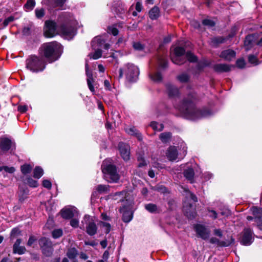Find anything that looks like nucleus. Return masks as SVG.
I'll return each mask as SVG.
<instances>
[{
	"instance_id": "nucleus-1",
	"label": "nucleus",
	"mask_w": 262,
	"mask_h": 262,
	"mask_svg": "<svg viewBox=\"0 0 262 262\" xmlns=\"http://www.w3.org/2000/svg\"><path fill=\"white\" fill-rule=\"evenodd\" d=\"M196 99V94L194 92H191L185 98L180 107V111L183 113L186 117L190 119L196 120L207 117L211 114L210 111L204 109H197L194 102Z\"/></svg>"
},
{
	"instance_id": "nucleus-2",
	"label": "nucleus",
	"mask_w": 262,
	"mask_h": 262,
	"mask_svg": "<svg viewBox=\"0 0 262 262\" xmlns=\"http://www.w3.org/2000/svg\"><path fill=\"white\" fill-rule=\"evenodd\" d=\"M61 46L56 41L43 44L40 48V53L49 62H52L59 57Z\"/></svg>"
},
{
	"instance_id": "nucleus-3",
	"label": "nucleus",
	"mask_w": 262,
	"mask_h": 262,
	"mask_svg": "<svg viewBox=\"0 0 262 262\" xmlns=\"http://www.w3.org/2000/svg\"><path fill=\"white\" fill-rule=\"evenodd\" d=\"M123 75L128 81H136L139 75V70L135 64L127 63L119 69V78H122Z\"/></svg>"
},
{
	"instance_id": "nucleus-4",
	"label": "nucleus",
	"mask_w": 262,
	"mask_h": 262,
	"mask_svg": "<svg viewBox=\"0 0 262 262\" xmlns=\"http://www.w3.org/2000/svg\"><path fill=\"white\" fill-rule=\"evenodd\" d=\"M101 169L102 172L107 181L109 182H117L120 179V176L117 172L115 165L112 164L108 161H103Z\"/></svg>"
},
{
	"instance_id": "nucleus-5",
	"label": "nucleus",
	"mask_w": 262,
	"mask_h": 262,
	"mask_svg": "<svg viewBox=\"0 0 262 262\" xmlns=\"http://www.w3.org/2000/svg\"><path fill=\"white\" fill-rule=\"evenodd\" d=\"M187 147L185 144L181 145L179 148V152L177 147L175 146H170L167 149L166 156L167 159L170 161H173L176 160H181L184 158L187 154Z\"/></svg>"
},
{
	"instance_id": "nucleus-6",
	"label": "nucleus",
	"mask_w": 262,
	"mask_h": 262,
	"mask_svg": "<svg viewBox=\"0 0 262 262\" xmlns=\"http://www.w3.org/2000/svg\"><path fill=\"white\" fill-rule=\"evenodd\" d=\"M27 67L31 71L37 72L42 71L45 65L42 59L36 56H31L27 60Z\"/></svg>"
},
{
	"instance_id": "nucleus-7",
	"label": "nucleus",
	"mask_w": 262,
	"mask_h": 262,
	"mask_svg": "<svg viewBox=\"0 0 262 262\" xmlns=\"http://www.w3.org/2000/svg\"><path fill=\"white\" fill-rule=\"evenodd\" d=\"M185 51L182 47H177L174 49V52L171 54L170 57L172 61L176 64H182L185 62V59L182 57Z\"/></svg>"
},
{
	"instance_id": "nucleus-8",
	"label": "nucleus",
	"mask_w": 262,
	"mask_h": 262,
	"mask_svg": "<svg viewBox=\"0 0 262 262\" xmlns=\"http://www.w3.org/2000/svg\"><path fill=\"white\" fill-rule=\"evenodd\" d=\"M39 245L44 255L50 256L52 255L53 248V244L51 241L43 237L40 239Z\"/></svg>"
},
{
	"instance_id": "nucleus-9",
	"label": "nucleus",
	"mask_w": 262,
	"mask_h": 262,
	"mask_svg": "<svg viewBox=\"0 0 262 262\" xmlns=\"http://www.w3.org/2000/svg\"><path fill=\"white\" fill-rule=\"evenodd\" d=\"M56 34V23L51 20H48L45 22L44 28V35L47 37H52Z\"/></svg>"
},
{
	"instance_id": "nucleus-10",
	"label": "nucleus",
	"mask_w": 262,
	"mask_h": 262,
	"mask_svg": "<svg viewBox=\"0 0 262 262\" xmlns=\"http://www.w3.org/2000/svg\"><path fill=\"white\" fill-rule=\"evenodd\" d=\"M61 34L68 39H71L76 34V29L74 27L68 25H62L59 29Z\"/></svg>"
},
{
	"instance_id": "nucleus-11",
	"label": "nucleus",
	"mask_w": 262,
	"mask_h": 262,
	"mask_svg": "<svg viewBox=\"0 0 262 262\" xmlns=\"http://www.w3.org/2000/svg\"><path fill=\"white\" fill-rule=\"evenodd\" d=\"M12 142L10 139L6 137H0V155L2 152L5 154L11 148Z\"/></svg>"
},
{
	"instance_id": "nucleus-12",
	"label": "nucleus",
	"mask_w": 262,
	"mask_h": 262,
	"mask_svg": "<svg viewBox=\"0 0 262 262\" xmlns=\"http://www.w3.org/2000/svg\"><path fill=\"white\" fill-rule=\"evenodd\" d=\"M254 239L253 232L250 228H246L243 231V235L241 243L245 246H249L251 244Z\"/></svg>"
},
{
	"instance_id": "nucleus-13",
	"label": "nucleus",
	"mask_w": 262,
	"mask_h": 262,
	"mask_svg": "<svg viewBox=\"0 0 262 262\" xmlns=\"http://www.w3.org/2000/svg\"><path fill=\"white\" fill-rule=\"evenodd\" d=\"M195 231L200 237L203 239H207L210 235V231L205 226L198 224L194 226Z\"/></svg>"
},
{
	"instance_id": "nucleus-14",
	"label": "nucleus",
	"mask_w": 262,
	"mask_h": 262,
	"mask_svg": "<svg viewBox=\"0 0 262 262\" xmlns=\"http://www.w3.org/2000/svg\"><path fill=\"white\" fill-rule=\"evenodd\" d=\"M119 150L122 158L125 161H127L130 157V147L128 144L123 143H119Z\"/></svg>"
},
{
	"instance_id": "nucleus-15",
	"label": "nucleus",
	"mask_w": 262,
	"mask_h": 262,
	"mask_svg": "<svg viewBox=\"0 0 262 262\" xmlns=\"http://www.w3.org/2000/svg\"><path fill=\"white\" fill-rule=\"evenodd\" d=\"M229 239L230 240H227L226 241H221L216 237H212L210 238L209 242L211 244H215L217 246L228 247L234 242V239L232 237H230Z\"/></svg>"
},
{
	"instance_id": "nucleus-16",
	"label": "nucleus",
	"mask_w": 262,
	"mask_h": 262,
	"mask_svg": "<svg viewBox=\"0 0 262 262\" xmlns=\"http://www.w3.org/2000/svg\"><path fill=\"white\" fill-rule=\"evenodd\" d=\"M253 214L254 215L255 222L258 227L262 226V209L257 207L251 208Z\"/></svg>"
},
{
	"instance_id": "nucleus-17",
	"label": "nucleus",
	"mask_w": 262,
	"mask_h": 262,
	"mask_svg": "<svg viewBox=\"0 0 262 262\" xmlns=\"http://www.w3.org/2000/svg\"><path fill=\"white\" fill-rule=\"evenodd\" d=\"M236 56L235 52L231 49H227L223 51L220 57L226 61H231L235 58Z\"/></svg>"
},
{
	"instance_id": "nucleus-18",
	"label": "nucleus",
	"mask_w": 262,
	"mask_h": 262,
	"mask_svg": "<svg viewBox=\"0 0 262 262\" xmlns=\"http://www.w3.org/2000/svg\"><path fill=\"white\" fill-rule=\"evenodd\" d=\"M232 67L228 64L218 63L214 65L213 69L217 73L228 72L231 71Z\"/></svg>"
},
{
	"instance_id": "nucleus-19",
	"label": "nucleus",
	"mask_w": 262,
	"mask_h": 262,
	"mask_svg": "<svg viewBox=\"0 0 262 262\" xmlns=\"http://www.w3.org/2000/svg\"><path fill=\"white\" fill-rule=\"evenodd\" d=\"M183 173L184 177L188 181H189L191 183H193L194 172L192 168L188 167L187 169H185Z\"/></svg>"
},
{
	"instance_id": "nucleus-20",
	"label": "nucleus",
	"mask_w": 262,
	"mask_h": 262,
	"mask_svg": "<svg viewBox=\"0 0 262 262\" xmlns=\"http://www.w3.org/2000/svg\"><path fill=\"white\" fill-rule=\"evenodd\" d=\"M149 17L152 19H157L160 16V10L158 7H153L149 12Z\"/></svg>"
},
{
	"instance_id": "nucleus-21",
	"label": "nucleus",
	"mask_w": 262,
	"mask_h": 262,
	"mask_svg": "<svg viewBox=\"0 0 262 262\" xmlns=\"http://www.w3.org/2000/svg\"><path fill=\"white\" fill-rule=\"evenodd\" d=\"M61 215L63 219H69L74 216V213L71 209H63L61 211Z\"/></svg>"
},
{
	"instance_id": "nucleus-22",
	"label": "nucleus",
	"mask_w": 262,
	"mask_h": 262,
	"mask_svg": "<svg viewBox=\"0 0 262 262\" xmlns=\"http://www.w3.org/2000/svg\"><path fill=\"white\" fill-rule=\"evenodd\" d=\"M125 131L129 135L136 136L139 140H141V134L135 127H127L125 128Z\"/></svg>"
},
{
	"instance_id": "nucleus-23",
	"label": "nucleus",
	"mask_w": 262,
	"mask_h": 262,
	"mask_svg": "<svg viewBox=\"0 0 262 262\" xmlns=\"http://www.w3.org/2000/svg\"><path fill=\"white\" fill-rule=\"evenodd\" d=\"M123 209V208L120 209V212L123 213L122 220L124 222L128 223L132 219V214L129 211H124Z\"/></svg>"
},
{
	"instance_id": "nucleus-24",
	"label": "nucleus",
	"mask_w": 262,
	"mask_h": 262,
	"mask_svg": "<svg viewBox=\"0 0 262 262\" xmlns=\"http://www.w3.org/2000/svg\"><path fill=\"white\" fill-rule=\"evenodd\" d=\"M86 232L90 235H93L97 232V227L94 222H90L86 227Z\"/></svg>"
},
{
	"instance_id": "nucleus-25",
	"label": "nucleus",
	"mask_w": 262,
	"mask_h": 262,
	"mask_svg": "<svg viewBox=\"0 0 262 262\" xmlns=\"http://www.w3.org/2000/svg\"><path fill=\"white\" fill-rule=\"evenodd\" d=\"M168 94L170 97H174L179 94V90L176 86L172 85H168L167 87Z\"/></svg>"
},
{
	"instance_id": "nucleus-26",
	"label": "nucleus",
	"mask_w": 262,
	"mask_h": 262,
	"mask_svg": "<svg viewBox=\"0 0 262 262\" xmlns=\"http://www.w3.org/2000/svg\"><path fill=\"white\" fill-rule=\"evenodd\" d=\"M104 42L103 39L101 36H97L92 40V46L94 48H95L97 46L102 47Z\"/></svg>"
},
{
	"instance_id": "nucleus-27",
	"label": "nucleus",
	"mask_w": 262,
	"mask_h": 262,
	"mask_svg": "<svg viewBox=\"0 0 262 262\" xmlns=\"http://www.w3.org/2000/svg\"><path fill=\"white\" fill-rule=\"evenodd\" d=\"M171 138V134L169 132H165L161 133L159 136V138L163 143L169 142Z\"/></svg>"
},
{
	"instance_id": "nucleus-28",
	"label": "nucleus",
	"mask_w": 262,
	"mask_h": 262,
	"mask_svg": "<svg viewBox=\"0 0 262 262\" xmlns=\"http://www.w3.org/2000/svg\"><path fill=\"white\" fill-rule=\"evenodd\" d=\"M254 39V36L252 35H248L245 40V46L246 48V50H249L252 45V41Z\"/></svg>"
},
{
	"instance_id": "nucleus-29",
	"label": "nucleus",
	"mask_w": 262,
	"mask_h": 262,
	"mask_svg": "<svg viewBox=\"0 0 262 262\" xmlns=\"http://www.w3.org/2000/svg\"><path fill=\"white\" fill-rule=\"evenodd\" d=\"M95 190L100 193H106L109 191V186L99 185L96 187Z\"/></svg>"
},
{
	"instance_id": "nucleus-30",
	"label": "nucleus",
	"mask_w": 262,
	"mask_h": 262,
	"mask_svg": "<svg viewBox=\"0 0 262 262\" xmlns=\"http://www.w3.org/2000/svg\"><path fill=\"white\" fill-rule=\"evenodd\" d=\"M159 68L164 69L167 66V62L166 58L163 56H160L158 58Z\"/></svg>"
},
{
	"instance_id": "nucleus-31",
	"label": "nucleus",
	"mask_w": 262,
	"mask_h": 262,
	"mask_svg": "<svg viewBox=\"0 0 262 262\" xmlns=\"http://www.w3.org/2000/svg\"><path fill=\"white\" fill-rule=\"evenodd\" d=\"M43 169L37 166L35 168L33 172V177L36 179H39L43 174Z\"/></svg>"
},
{
	"instance_id": "nucleus-32",
	"label": "nucleus",
	"mask_w": 262,
	"mask_h": 262,
	"mask_svg": "<svg viewBox=\"0 0 262 262\" xmlns=\"http://www.w3.org/2000/svg\"><path fill=\"white\" fill-rule=\"evenodd\" d=\"M77 254V250L74 248H72L68 250L67 255L70 259H73L76 258Z\"/></svg>"
},
{
	"instance_id": "nucleus-33",
	"label": "nucleus",
	"mask_w": 262,
	"mask_h": 262,
	"mask_svg": "<svg viewBox=\"0 0 262 262\" xmlns=\"http://www.w3.org/2000/svg\"><path fill=\"white\" fill-rule=\"evenodd\" d=\"M35 5V2L34 0H28L24 7L26 11H30L34 8Z\"/></svg>"
},
{
	"instance_id": "nucleus-34",
	"label": "nucleus",
	"mask_w": 262,
	"mask_h": 262,
	"mask_svg": "<svg viewBox=\"0 0 262 262\" xmlns=\"http://www.w3.org/2000/svg\"><path fill=\"white\" fill-rule=\"evenodd\" d=\"M225 38L223 37H217L212 38L211 43L212 46H216L225 41Z\"/></svg>"
},
{
	"instance_id": "nucleus-35",
	"label": "nucleus",
	"mask_w": 262,
	"mask_h": 262,
	"mask_svg": "<svg viewBox=\"0 0 262 262\" xmlns=\"http://www.w3.org/2000/svg\"><path fill=\"white\" fill-rule=\"evenodd\" d=\"M150 126L153 128V129L157 131H161L164 128L163 124H159L157 122H151Z\"/></svg>"
},
{
	"instance_id": "nucleus-36",
	"label": "nucleus",
	"mask_w": 262,
	"mask_h": 262,
	"mask_svg": "<svg viewBox=\"0 0 262 262\" xmlns=\"http://www.w3.org/2000/svg\"><path fill=\"white\" fill-rule=\"evenodd\" d=\"M102 56V51L101 50L98 49L96 50L94 53H90L89 55V56L90 58H92L93 59H97L100 58Z\"/></svg>"
},
{
	"instance_id": "nucleus-37",
	"label": "nucleus",
	"mask_w": 262,
	"mask_h": 262,
	"mask_svg": "<svg viewBox=\"0 0 262 262\" xmlns=\"http://www.w3.org/2000/svg\"><path fill=\"white\" fill-rule=\"evenodd\" d=\"M15 168L11 166L9 167L8 166H0V172L4 170L6 173H13L15 171Z\"/></svg>"
},
{
	"instance_id": "nucleus-38",
	"label": "nucleus",
	"mask_w": 262,
	"mask_h": 262,
	"mask_svg": "<svg viewBox=\"0 0 262 262\" xmlns=\"http://www.w3.org/2000/svg\"><path fill=\"white\" fill-rule=\"evenodd\" d=\"M150 78L155 82H159L162 80V75L159 72H156L150 75Z\"/></svg>"
},
{
	"instance_id": "nucleus-39",
	"label": "nucleus",
	"mask_w": 262,
	"mask_h": 262,
	"mask_svg": "<svg viewBox=\"0 0 262 262\" xmlns=\"http://www.w3.org/2000/svg\"><path fill=\"white\" fill-rule=\"evenodd\" d=\"M177 78L181 82L184 83L188 81L189 77L187 74L182 73L178 76Z\"/></svg>"
},
{
	"instance_id": "nucleus-40",
	"label": "nucleus",
	"mask_w": 262,
	"mask_h": 262,
	"mask_svg": "<svg viewBox=\"0 0 262 262\" xmlns=\"http://www.w3.org/2000/svg\"><path fill=\"white\" fill-rule=\"evenodd\" d=\"M14 20V17L13 16H9L6 18L3 22L2 25L3 26L0 27V29L4 28V27L7 26L10 22L13 21Z\"/></svg>"
},
{
	"instance_id": "nucleus-41",
	"label": "nucleus",
	"mask_w": 262,
	"mask_h": 262,
	"mask_svg": "<svg viewBox=\"0 0 262 262\" xmlns=\"http://www.w3.org/2000/svg\"><path fill=\"white\" fill-rule=\"evenodd\" d=\"M146 209L150 212H155L157 209V207L154 204H148L145 206Z\"/></svg>"
},
{
	"instance_id": "nucleus-42",
	"label": "nucleus",
	"mask_w": 262,
	"mask_h": 262,
	"mask_svg": "<svg viewBox=\"0 0 262 262\" xmlns=\"http://www.w3.org/2000/svg\"><path fill=\"white\" fill-rule=\"evenodd\" d=\"M186 57L190 62H194L197 60L196 57L190 52H186Z\"/></svg>"
},
{
	"instance_id": "nucleus-43",
	"label": "nucleus",
	"mask_w": 262,
	"mask_h": 262,
	"mask_svg": "<svg viewBox=\"0 0 262 262\" xmlns=\"http://www.w3.org/2000/svg\"><path fill=\"white\" fill-rule=\"evenodd\" d=\"M63 232L60 229H55L52 231V236L54 238H57L62 235Z\"/></svg>"
},
{
	"instance_id": "nucleus-44",
	"label": "nucleus",
	"mask_w": 262,
	"mask_h": 262,
	"mask_svg": "<svg viewBox=\"0 0 262 262\" xmlns=\"http://www.w3.org/2000/svg\"><path fill=\"white\" fill-rule=\"evenodd\" d=\"M32 169V167L28 164H25L21 167V171L23 173L27 174L29 173Z\"/></svg>"
},
{
	"instance_id": "nucleus-45",
	"label": "nucleus",
	"mask_w": 262,
	"mask_h": 262,
	"mask_svg": "<svg viewBox=\"0 0 262 262\" xmlns=\"http://www.w3.org/2000/svg\"><path fill=\"white\" fill-rule=\"evenodd\" d=\"M133 48L135 50L137 51H142L144 46L139 42H135L133 43Z\"/></svg>"
},
{
	"instance_id": "nucleus-46",
	"label": "nucleus",
	"mask_w": 262,
	"mask_h": 262,
	"mask_svg": "<svg viewBox=\"0 0 262 262\" xmlns=\"http://www.w3.org/2000/svg\"><path fill=\"white\" fill-rule=\"evenodd\" d=\"M100 225L103 227L105 228V232L107 234L111 231V225L109 223L100 222Z\"/></svg>"
},
{
	"instance_id": "nucleus-47",
	"label": "nucleus",
	"mask_w": 262,
	"mask_h": 262,
	"mask_svg": "<svg viewBox=\"0 0 262 262\" xmlns=\"http://www.w3.org/2000/svg\"><path fill=\"white\" fill-rule=\"evenodd\" d=\"M45 15V10L44 9H36L35 10V15L37 18H40L42 17Z\"/></svg>"
},
{
	"instance_id": "nucleus-48",
	"label": "nucleus",
	"mask_w": 262,
	"mask_h": 262,
	"mask_svg": "<svg viewBox=\"0 0 262 262\" xmlns=\"http://www.w3.org/2000/svg\"><path fill=\"white\" fill-rule=\"evenodd\" d=\"M202 23L204 25L208 26V27H212L215 25V23L213 20L209 19H204Z\"/></svg>"
},
{
	"instance_id": "nucleus-49",
	"label": "nucleus",
	"mask_w": 262,
	"mask_h": 262,
	"mask_svg": "<svg viewBox=\"0 0 262 262\" xmlns=\"http://www.w3.org/2000/svg\"><path fill=\"white\" fill-rule=\"evenodd\" d=\"M27 183L30 187H36L38 185L37 182L30 178L27 179Z\"/></svg>"
},
{
	"instance_id": "nucleus-50",
	"label": "nucleus",
	"mask_w": 262,
	"mask_h": 262,
	"mask_svg": "<svg viewBox=\"0 0 262 262\" xmlns=\"http://www.w3.org/2000/svg\"><path fill=\"white\" fill-rule=\"evenodd\" d=\"M108 32L112 34L114 36H116L118 34V29L114 26H110L108 27Z\"/></svg>"
},
{
	"instance_id": "nucleus-51",
	"label": "nucleus",
	"mask_w": 262,
	"mask_h": 262,
	"mask_svg": "<svg viewBox=\"0 0 262 262\" xmlns=\"http://www.w3.org/2000/svg\"><path fill=\"white\" fill-rule=\"evenodd\" d=\"M93 82H94V79L92 80V79H91V78H87V83H88V87H89L90 90L92 92L94 93L95 92V89H94V86L93 85Z\"/></svg>"
},
{
	"instance_id": "nucleus-52",
	"label": "nucleus",
	"mask_w": 262,
	"mask_h": 262,
	"mask_svg": "<svg viewBox=\"0 0 262 262\" xmlns=\"http://www.w3.org/2000/svg\"><path fill=\"white\" fill-rule=\"evenodd\" d=\"M248 60H249V62L251 63L255 64H258V60H257L256 57L254 55H249L248 57Z\"/></svg>"
},
{
	"instance_id": "nucleus-53",
	"label": "nucleus",
	"mask_w": 262,
	"mask_h": 262,
	"mask_svg": "<svg viewBox=\"0 0 262 262\" xmlns=\"http://www.w3.org/2000/svg\"><path fill=\"white\" fill-rule=\"evenodd\" d=\"M186 191L187 192V196L190 197V199L194 202H196L198 201L197 197L191 192H190L188 190L185 189Z\"/></svg>"
},
{
	"instance_id": "nucleus-54",
	"label": "nucleus",
	"mask_w": 262,
	"mask_h": 262,
	"mask_svg": "<svg viewBox=\"0 0 262 262\" xmlns=\"http://www.w3.org/2000/svg\"><path fill=\"white\" fill-rule=\"evenodd\" d=\"M236 66L239 68H243L245 66V62L244 59H238L236 62Z\"/></svg>"
},
{
	"instance_id": "nucleus-55",
	"label": "nucleus",
	"mask_w": 262,
	"mask_h": 262,
	"mask_svg": "<svg viewBox=\"0 0 262 262\" xmlns=\"http://www.w3.org/2000/svg\"><path fill=\"white\" fill-rule=\"evenodd\" d=\"M42 185L44 187L48 188L49 189H51L52 187L51 183L50 181L48 180H45L42 182Z\"/></svg>"
},
{
	"instance_id": "nucleus-56",
	"label": "nucleus",
	"mask_w": 262,
	"mask_h": 262,
	"mask_svg": "<svg viewBox=\"0 0 262 262\" xmlns=\"http://www.w3.org/2000/svg\"><path fill=\"white\" fill-rule=\"evenodd\" d=\"M208 211L210 213L209 216L210 217H212L213 219H216L217 217V213L215 211L209 209H208Z\"/></svg>"
},
{
	"instance_id": "nucleus-57",
	"label": "nucleus",
	"mask_w": 262,
	"mask_h": 262,
	"mask_svg": "<svg viewBox=\"0 0 262 262\" xmlns=\"http://www.w3.org/2000/svg\"><path fill=\"white\" fill-rule=\"evenodd\" d=\"M85 72H86V75L88 77V78H91V79H92V80H93V75H92V73L89 71V65L88 64V63H86L85 64Z\"/></svg>"
},
{
	"instance_id": "nucleus-58",
	"label": "nucleus",
	"mask_w": 262,
	"mask_h": 262,
	"mask_svg": "<svg viewBox=\"0 0 262 262\" xmlns=\"http://www.w3.org/2000/svg\"><path fill=\"white\" fill-rule=\"evenodd\" d=\"M138 161L139 162L138 166L143 167L146 165L145 161L143 159L142 157H138Z\"/></svg>"
},
{
	"instance_id": "nucleus-59",
	"label": "nucleus",
	"mask_w": 262,
	"mask_h": 262,
	"mask_svg": "<svg viewBox=\"0 0 262 262\" xmlns=\"http://www.w3.org/2000/svg\"><path fill=\"white\" fill-rule=\"evenodd\" d=\"M70 225L74 228H76L78 226L79 222L76 219H73L70 221Z\"/></svg>"
},
{
	"instance_id": "nucleus-60",
	"label": "nucleus",
	"mask_w": 262,
	"mask_h": 262,
	"mask_svg": "<svg viewBox=\"0 0 262 262\" xmlns=\"http://www.w3.org/2000/svg\"><path fill=\"white\" fill-rule=\"evenodd\" d=\"M37 238H35L34 236H31L28 242V245L29 246H32L33 243L36 241Z\"/></svg>"
},
{
	"instance_id": "nucleus-61",
	"label": "nucleus",
	"mask_w": 262,
	"mask_h": 262,
	"mask_svg": "<svg viewBox=\"0 0 262 262\" xmlns=\"http://www.w3.org/2000/svg\"><path fill=\"white\" fill-rule=\"evenodd\" d=\"M124 194H125V193H124V191H120V192H116L114 195V199L115 200H117V196H121V198L120 199V201H122V198L124 197Z\"/></svg>"
},
{
	"instance_id": "nucleus-62",
	"label": "nucleus",
	"mask_w": 262,
	"mask_h": 262,
	"mask_svg": "<svg viewBox=\"0 0 262 262\" xmlns=\"http://www.w3.org/2000/svg\"><path fill=\"white\" fill-rule=\"evenodd\" d=\"M213 233L215 235L219 236V237H222L223 235V232L220 229H215L213 231Z\"/></svg>"
},
{
	"instance_id": "nucleus-63",
	"label": "nucleus",
	"mask_w": 262,
	"mask_h": 262,
	"mask_svg": "<svg viewBox=\"0 0 262 262\" xmlns=\"http://www.w3.org/2000/svg\"><path fill=\"white\" fill-rule=\"evenodd\" d=\"M66 0H55V7H62Z\"/></svg>"
},
{
	"instance_id": "nucleus-64",
	"label": "nucleus",
	"mask_w": 262,
	"mask_h": 262,
	"mask_svg": "<svg viewBox=\"0 0 262 262\" xmlns=\"http://www.w3.org/2000/svg\"><path fill=\"white\" fill-rule=\"evenodd\" d=\"M26 251V248L24 247H23V246L18 247L17 246V254H22L24 253Z\"/></svg>"
}]
</instances>
